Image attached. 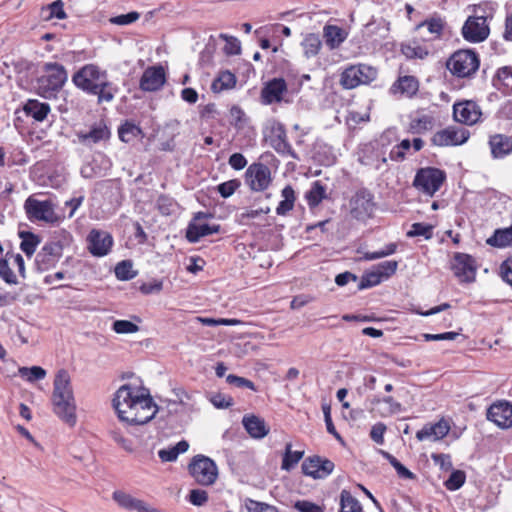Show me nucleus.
I'll return each instance as SVG.
<instances>
[{
    "label": "nucleus",
    "mask_w": 512,
    "mask_h": 512,
    "mask_svg": "<svg viewBox=\"0 0 512 512\" xmlns=\"http://www.w3.org/2000/svg\"><path fill=\"white\" fill-rule=\"evenodd\" d=\"M113 407L118 418L129 425H144L158 412L149 390L131 384H124L116 391Z\"/></svg>",
    "instance_id": "f257e3e1"
},
{
    "label": "nucleus",
    "mask_w": 512,
    "mask_h": 512,
    "mask_svg": "<svg viewBox=\"0 0 512 512\" xmlns=\"http://www.w3.org/2000/svg\"><path fill=\"white\" fill-rule=\"evenodd\" d=\"M74 85L81 90L96 95L98 102H111L117 88L107 79V72L94 64H87L79 69L73 76Z\"/></svg>",
    "instance_id": "f03ea898"
},
{
    "label": "nucleus",
    "mask_w": 512,
    "mask_h": 512,
    "mask_svg": "<svg viewBox=\"0 0 512 512\" xmlns=\"http://www.w3.org/2000/svg\"><path fill=\"white\" fill-rule=\"evenodd\" d=\"M52 403L54 413L69 426L77 421L76 404L69 373L61 369L57 372L53 383Z\"/></svg>",
    "instance_id": "7ed1b4c3"
},
{
    "label": "nucleus",
    "mask_w": 512,
    "mask_h": 512,
    "mask_svg": "<svg viewBox=\"0 0 512 512\" xmlns=\"http://www.w3.org/2000/svg\"><path fill=\"white\" fill-rule=\"evenodd\" d=\"M39 73L35 84L37 94L45 99L56 98L68 79L65 66L58 62H44Z\"/></svg>",
    "instance_id": "20e7f679"
},
{
    "label": "nucleus",
    "mask_w": 512,
    "mask_h": 512,
    "mask_svg": "<svg viewBox=\"0 0 512 512\" xmlns=\"http://www.w3.org/2000/svg\"><path fill=\"white\" fill-rule=\"evenodd\" d=\"M479 65V57L473 50H458L446 63L448 70L459 78L471 77L476 73Z\"/></svg>",
    "instance_id": "39448f33"
},
{
    "label": "nucleus",
    "mask_w": 512,
    "mask_h": 512,
    "mask_svg": "<svg viewBox=\"0 0 512 512\" xmlns=\"http://www.w3.org/2000/svg\"><path fill=\"white\" fill-rule=\"evenodd\" d=\"M446 180L443 170L434 167H425L417 171L413 186L423 194L433 196Z\"/></svg>",
    "instance_id": "423d86ee"
},
{
    "label": "nucleus",
    "mask_w": 512,
    "mask_h": 512,
    "mask_svg": "<svg viewBox=\"0 0 512 512\" xmlns=\"http://www.w3.org/2000/svg\"><path fill=\"white\" fill-rule=\"evenodd\" d=\"M376 68L358 64L347 67L342 73L340 83L345 89H354L359 85L369 84L377 78Z\"/></svg>",
    "instance_id": "0eeeda50"
},
{
    "label": "nucleus",
    "mask_w": 512,
    "mask_h": 512,
    "mask_svg": "<svg viewBox=\"0 0 512 512\" xmlns=\"http://www.w3.org/2000/svg\"><path fill=\"white\" fill-rule=\"evenodd\" d=\"M189 472L197 483L204 486L214 484L218 477L217 465L204 455H197L192 459Z\"/></svg>",
    "instance_id": "6e6552de"
},
{
    "label": "nucleus",
    "mask_w": 512,
    "mask_h": 512,
    "mask_svg": "<svg viewBox=\"0 0 512 512\" xmlns=\"http://www.w3.org/2000/svg\"><path fill=\"white\" fill-rule=\"evenodd\" d=\"M245 180L252 191H264L272 182L271 170L263 163H253L245 172Z\"/></svg>",
    "instance_id": "1a4fd4ad"
},
{
    "label": "nucleus",
    "mask_w": 512,
    "mask_h": 512,
    "mask_svg": "<svg viewBox=\"0 0 512 512\" xmlns=\"http://www.w3.org/2000/svg\"><path fill=\"white\" fill-rule=\"evenodd\" d=\"M351 215L353 218L364 221L374 212V196L366 188L359 189L351 199Z\"/></svg>",
    "instance_id": "9d476101"
},
{
    "label": "nucleus",
    "mask_w": 512,
    "mask_h": 512,
    "mask_svg": "<svg viewBox=\"0 0 512 512\" xmlns=\"http://www.w3.org/2000/svg\"><path fill=\"white\" fill-rule=\"evenodd\" d=\"M63 255V245L60 241H49L37 253L35 264L39 271H47L55 267Z\"/></svg>",
    "instance_id": "9b49d317"
},
{
    "label": "nucleus",
    "mask_w": 512,
    "mask_h": 512,
    "mask_svg": "<svg viewBox=\"0 0 512 512\" xmlns=\"http://www.w3.org/2000/svg\"><path fill=\"white\" fill-rule=\"evenodd\" d=\"M212 214L206 212H197L192 221L188 224L186 230V238L191 243L198 242L202 237L218 233L220 231V225L213 224L209 225L206 223H200V220L211 218Z\"/></svg>",
    "instance_id": "f8f14e48"
},
{
    "label": "nucleus",
    "mask_w": 512,
    "mask_h": 512,
    "mask_svg": "<svg viewBox=\"0 0 512 512\" xmlns=\"http://www.w3.org/2000/svg\"><path fill=\"white\" fill-rule=\"evenodd\" d=\"M482 110L473 100H463L454 103L453 118L456 122L472 126L481 120Z\"/></svg>",
    "instance_id": "ddd939ff"
},
{
    "label": "nucleus",
    "mask_w": 512,
    "mask_h": 512,
    "mask_svg": "<svg viewBox=\"0 0 512 512\" xmlns=\"http://www.w3.org/2000/svg\"><path fill=\"white\" fill-rule=\"evenodd\" d=\"M27 216L30 220L53 222L56 217L51 201H39L32 196L28 197L24 204Z\"/></svg>",
    "instance_id": "4468645a"
},
{
    "label": "nucleus",
    "mask_w": 512,
    "mask_h": 512,
    "mask_svg": "<svg viewBox=\"0 0 512 512\" xmlns=\"http://www.w3.org/2000/svg\"><path fill=\"white\" fill-rule=\"evenodd\" d=\"M469 138V132L464 128L449 126L437 131L431 138L434 146H457L465 143Z\"/></svg>",
    "instance_id": "2eb2a0df"
},
{
    "label": "nucleus",
    "mask_w": 512,
    "mask_h": 512,
    "mask_svg": "<svg viewBox=\"0 0 512 512\" xmlns=\"http://www.w3.org/2000/svg\"><path fill=\"white\" fill-rule=\"evenodd\" d=\"M334 463L320 456L306 458L302 463V472L313 479H324L334 470Z\"/></svg>",
    "instance_id": "dca6fc26"
},
{
    "label": "nucleus",
    "mask_w": 512,
    "mask_h": 512,
    "mask_svg": "<svg viewBox=\"0 0 512 512\" xmlns=\"http://www.w3.org/2000/svg\"><path fill=\"white\" fill-rule=\"evenodd\" d=\"M88 250L96 257L106 256L113 246V237L109 232L92 229L88 236Z\"/></svg>",
    "instance_id": "f3484780"
},
{
    "label": "nucleus",
    "mask_w": 512,
    "mask_h": 512,
    "mask_svg": "<svg viewBox=\"0 0 512 512\" xmlns=\"http://www.w3.org/2000/svg\"><path fill=\"white\" fill-rule=\"evenodd\" d=\"M461 34L470 43H481L489 37L490 27L485 20L479 21L469 16L462 26Z\"/></svg>",
    "instance_id": "a211bd4d"
},
{
    "label": "nucleus",
    "mask_w": 512,
    "mask_h": 512,
    "mask_svg": "<svg viewBox=\"0 0 512 512\" xmlns=\"http://www.w3.org/2000/svg\"><path fill=\"white\" fill-rule=\"evenodd\" d=\"M454 275L461 282H473L476 275L475 260L472 256L465 253H456L452 264Z\"/></svg>",
    "instance_id": "6ab92c4d"
},
{
    "label": "nucleus",
    "mask_w": 512,
    "mask_h": 512,
    "mask_svg": "<svg viewBox=\"0 0 512 512\" xmlns=\"http://www.w3.org/2000/svg\"><path fill=\"white\" fill-rule=\"evenodd\" d=\"M166 82L165 70L161 65L150 66L143 72L139 88L145 92L160 90Z\"/></svg>",
    "instance_id": "aec40b11"
},
{
    "label": "nucleus",
    "mask_w": 512,
    "mask_h": 512,
    "mask_svg": "<svg viewBox=\"0 0 512 512\" xmlns=\"http://www.w3.org/2000/svg\"><path fill=\"white\" fill-rule=\"evenodd\" d=\"M487 419L498 427H512V404L508 401L493 403L487 410Z\"/></svg>",
    "instance_id": "412c9836"
},
{
    "label": "nucleus",
    "mask_w": 512,
    "mask_h": 512,
    "mask_svg": "<svg viewBox=\"0 0 512 512\" xmlns=\"http://www.w3.org/2000/svg\"><path fill=\"white\" fill-rule=\"evenodd\" d=\"M287 92V83L283 78H273L266 82L261 89V101L270 105L283 100V94Z\"/></svg>",
    "instance_id": "4be33fe9"
},
{
    "label": "nucleus",
    "mask_w": 512,
    "mask_h": 512,
    "mask_svg": "<svg viewBox=\"0 0 512 512\" xmlns=\"http://www.w3.org/2000/svg\"><path fill=\"white\" fill-rule=\"evenodd\" d=\"M450 431V425L445 419H440L436 423H427L416 433L419 441L431 440L438 441L443 439Z\"/></svg>",
    "instance_id": "5701e85b"
},
{
    "label": "nucleus",
    "mask_w": 512,
    "mask_h": 512,
    "mask_svg": "<svg viewBox=\"0 0 512 512\" xmlns=\"http://www.w3.org/2000/svg\"><path fill=\"white\" fill-rule=\"evenodd\" d=\"M110 130L103 122L95 124L88 132L77 133L78 140L85 146H91L101 141H107L110 138Z\"/></svg>",
    "instance_id": "b1692460"
},
{
    "label": "nucleus",
    "mask_w": 512,
    "mask_h": 512,
    "mask_svg": "<svg viewBox=\"0 0 512 512\" xmlns=\"http://www.w3.org/2000/svg\"><path fill=\"white\" fill-rule=\"evenodd\" d=\"M272 134L273 136L271 138V146L275 149V151L279 154H287L294 159H297L295 151L287 141V133L284 125L278 123L272 128Z\"/></svg>",
    "instance_id": "393cba45"
},
{
    "label": "nucleus",
    "mask_w": 512,
    "mask_h": 512,
    "mask_svg": "<svg viewBox=\"0 0 512 512\" xmlns=\"http://www.w3.org/2000/svg\"><path fill=\"white\" fill-rule=\"evenodd\" d=\"M419 90V81L416 77L406 75L400 76L390 87L389 92L392 95H403L408 98L413 97Z\"/></svg>",
    "instance_id": "a878e982"
},
{
    "label": "nucleus",
    "mask_w": 512,
    "mask_h": 512,
    "mask_svg": "<svg viewBox=\"0 0 512 512\" xmlns=\"http://www.w3.org/2000/svg\"><path fill=\"white\" fill-rule=\"evenodd\" d=\"M492 157L502 159L512 153V137L505 134H494L489 137Z\"/></svg>",
    "instance_id": "bb28decb"
},
{
    "label": "nucleus",
    "mask_w": 512,
    "mask_h": 512,
    "mask_svg": "<svg viewBox=\"0 0 512 512\" xmlns=\"http://www.w3.org/2000/svg\"><path fill=\"white\" fill-rule=\"evenodd\" d=\"M242 424L247 433L256 439L264 438L269 433V428L266 426L265 421L255 415H245L242 419Z\"/></svg>",
    "instance_id": "cd10ccee"
},
{
    "label": "nucleus",
    "mask_w": 512,
    "mask_h": 512,
    "mask_svg": "<svg viewBox=\"0 0 512 512\" xmlns=\"http://www.w3.org/2000/svg\"><path fill=\"white\" fill-rule=\"evenodd\" d=\"M348 33L337 25H325L323 37L330 50L338 48L347 38Z\"/></svg>",
    "instance_id": "c85d7f7f"
},
{
    "label": "nucleus",
    "mask_w": 512,
    "mask_h": 512,
    "mask_svg": "<svg viewBox=\"0 0 512 512\" xmlns=\"http://www.w3.org/2000/svg\"><path fill=\"white\" fill-rule=\"evenodd\" d=\"M113 499L120 507L130 511L145 512L148 506L143 500L137 499L123 491H115Z\"/></svg>",
    "instance_id": "c756f323"
},
{
    "label": "nucleus",
    "mask_w": 512,
    "mask_h": 512,
    "mask_svg": "<svg viewBox=\"0 0 512 512\" xmlns=\"http://www.w3.org/2000/svg\"><path fill=\"white\" fill-rule=\"evenodd\" d=\"M23 110L27 116L32 117L38 122H42L50 112V105L40 102L37 99H29L23 106Z\"/></svg>",
    "instance_id": "7c9ffc66"
},
{
    "label": "nucleus",
    "mask_w": 512,
    "mask_h": 512,
    "mask_svg": "<svg viewBox=\"0 0 512 512\" xmlns=\"http://www.w3.org/2000/svg\"><path fill=\"white\" fill-rule=\"evenodd\" d=\"M237 82L235 74L225 70L219 72L218 76L213 80L211 84V90L214 93H220L224 90H229L235 87Z\"/></svg>",
    "instance_id": "2f4dec72"
},
{
    "label": "nucleus",
    "mask_w": 512,
    "mask_h": 512,
    "mask_svg": "<svg viewBox=\"0 0 512 512\" xmlns=\"http://www.w3.org/2000/svg\"><path fill=\"white\" fill-rule=\"evenodd\" d=\"M486 243L492 247L504 248L512 245V225L503 229H496Z\"/></svg>",
    "instance_id": "473e14b6"
},
{
    "label": "nucleus",
    "mask_w": 512,
    "mask_h": 512,
    "mask_svg": "<svg viewBox=\"0 0 512 512\" xmlns=\"http://www.w3.org/2000/svg\"><path fill=\"white\" fill-rule=\"evenodd\" d=\"M301 47L306 58L315 57L322 47L320 36L315 33L307 34L301 42Z\"/></svg>",
    "instance_id": "72a5a7b5"
},
{
    "label": "nucleus",
    "mask_w": 512,
    "mask_h": 512,
    "mask_svg": "<svg viewBox=\"0 0 512 512\" xmlns=\"http://www.w3.org/2000/svg\"><path fill=\"white\" fill-rule=\"evenodd\" d=\"M339 504V512H362L360 502L346 489H343L340 493Z\"/></svg>",
    "instance_id": "f704fd0d"
},
{
    "label": "nucleus",
    "mask_w": 512,
    "mask_h": 512,
    "mask_svg": "<svg viewBox=\"0 0 512 512\" xmlns=\"http://www.w3.org/2000/svg\"><path fill=\"white\" fill-rule=\"evenodd\" d=\"M281 195L284 199L278 204L276 213L284 216L293 209L296 197L294 189L290 185H287L282 189Z\"/></svg>",
    "instance_id": "c9c22d12"
},
{
    "label": "nucleus",
    "mask_w": 512,
    "mask_h": 512,
    "mask_svg": "<svg viewBox=\"0 0 512 512\" xmlns=\"http://www.w3.org/2000/svg\"><path fill=\"white\" fill-rule=\"evenodd\" d=\"M19 237L22 239L20 244L21 250L27 257H31L40 243L39 236L29 231H21L19 232Z\"/></svg>",
    "instance_id": "e433bc0d"
},
{
    "label": "nucleus",
    "mask_w": 512,
    "mask_h": 512,
    "mask_svg": "<svg viewBox=\"0 0 512 512\" xmlns=\"http://www.w3.org/2000/svg\"><path fill=\"white\" fill-rule=\"evenodd\" d=\"M434 126V118L431 115L423 114L411 120L409 128L413 134H423Z\"/></svg>",
    "instance_id": "4c0bfd02"
},
{
    "label": "nucleus",
    "mask_w": 512,
    "mask_h": 512,
    "mask_svg": "<svg viewBox=\"0 0 512 512\" xmlns=\"http://www.w3.org/2000/svg\"><path fill=\"white\" fill-rule=\"evenodd\" d=\"M118 135L121 141L130 143L142 135V130L136 124L126 121L119 127Z\"/></svg>",
    "instance_id": "58836bf2"
},
{
    "label": "nucleus",
    "mask_w": 512,
    "mask_h": 512,
    "mask_svg": "<svg viewBox=\"0 0 512 512\" xmlns=\"http://www.w3.org/2000/svg\"><path fill=\"white\" fill-rule=\"evenodd\" d=\"M305 197L309 207L314 208L318 206L324 198H326V189L320 181H315L310 190L307 191Z\"/></svg>",
    "instance_id": "ea45409f"
},
{
    "label": "nucleus",
    "mask_w": 512,
    "mask_h": 512,
    "mask_svg": "<svg viewBox=\"0 0 512 512\" xmlns=\"http://www.w3.org/2000/svg\"><path fill=\"white\" fill-rule=\"evenodd\" d=\"M292 444L287 443L283 455L281 468L290 471L303 457V451H292Z\"/></svg>",
    "instance_id": "a19ab883"
},
{
    "label": "nucleus",
    "mask_w": 512,
    "mask_h": 512,
    "mask_svg": "<svg viewBox=\"0 0 512 512\" xmlns=\"http://www.w3.org/2000/svg\"><path fill=\"white\" fill-rule=\"evenodd\" d=\"M401 51L409 59H424L429 54L428 49L416 41L402 45Z\"/></svg>",
    "instance_id": "79ce46f5"
},
{
    "label": "nucleus",
    "mask_w": 512,
    "mask_h": 512,
    "mask_svg": "<svg viewBox=\"0 0 512 512\" xmlns=\"http://www.w3.org/2000/svg\"><path fill=\"white\" fill-rule=\"evenodd\" d=\"M19 375L25 378L28 382H35L42 380L46 376V371L40 366L20 367L18 370Z\"/></svg>",
    "instance_id": "37998d69"
},
{
    "label": "nucleus",
    "mask_w": 512,
    "mask_h": 512,
    "mask_svg": "<svg viewBox=\"0 0 512 512\" xmlns=\"http://www.w3.org/2000/svg\"><path fill=\"white\" fill-rule=\"evenodd\" d=\"M495 9L491 3H481L474 7L473 15H470L472 18H478L479 21L485 20V23H488V20H491L494 17Z\"/></svg>",
    "instance_id": "c03bdc74"
},
{
    "label": "nucleus",
    "mask_w": 512,
    "mask_h": 512,
    "mask_svg": "<svg viewBox=\"0 0 512 512\" xmlns=\"http://www.w3.org/2000/svg\"><path fill=\"white\" fill-rule=\"evenodd\" d=\"M407 236L409 238L423 236L425 239H430L433 236V226L426 223H413Z\"/></svg>",
    "instance_id": "a18cd8bd"
},
{
    "label": "nucleus",
    "mask_w": 512,
    "mask_h": 512,
    "mask_svg": "<svg viewBox=\"0 0 512 512\" xmlns=\"http://www.w3.org/2000/svg\"><path fill=\"white\" fill-rule=\"evenodd\" d=\"M466 480V474L462 470H454L449 478L444 482L446 489L456 491L460 489Z\"/></svg>",
    "instance_id": "49530a36"
},
{
    "label": "nucleus",
    "mask_w": 512,
    "mask_h": 512,
    "mask_svg": "<svg viewBox=\"0 0 512 512\" xmlns=\"http://www.w3.org/2000/svg\"><path fill=\"white\" fill-rule=\"evenodd\" d=\"M382 281L384 280L382 279L381 274L377 272V270L375 269L373 271L363 274L358 284V289L364 290L367 288H371L380 284Z\"/></svg>",
    "instance_id": "de8ad7c7"
},
{
    "label": "nucleus",
    "mask_w": 512,
    "mask_h": 512,
    "mask_svg": "<svg viewBox=\"0 0 512 512\" xmlns=\"http://www.w3.org/2000/svg\"><path fill=\"white\" fill-rule=\"evenodd\" d=\"M115 275L119 280H130L135 277L132 271V263L129 260L119 262L115 267Z\"/></svg>",
    "instance_id": "09e8293b"
},
{
    "label": "nucleus",
    "mask_w": 512,
    "mask_h": 512,
    "mask_svg": "<svg viewBox=\"0 0 512 512\" xmlns=\"http://www.w3.org/2000/svg\"><path fill=\"white\" fill-rule=\"evenodd\" d=\"M219 37L226 42L223 48L226 55H239L241 53V44L236 37L228 36L226 34H220Z\"/></svg>",
    "instance_id": "8fccbe9b"
},
{
    "label": "nucleus",
    "mask_w": 512,
    "mask_h": 512,
    "mask_svg": "<svg viewBox=\"0 0 512 512\" xmlns=\"http://www.w3.org/2000/svg\"><path fill=\"white\" fill-rule=\"evenodd\" d=\"M112 328L117 334H132L139 331L138 325L129 320H116Z\"/></svg>",
    "instance_id": "3c124183"
},
{
    "label": "nucleus",
    "mask_w": 512,
    "mask_h": 512,
    "mask_svg": "<svg viewBox=\"0 0 512 512\" xmlns=\"http://www.w3.org/2000/svg\"><path fill=\"white\" fill-rule=\"evenodd\" d=\"M397 268H398V262L395 260H387V261L379 263L376 266V270H377V272H379L381 274V277L383 280H386V279L390 278L392 275H394Z\"/></svg>",
    "instance_id": "603ef678"
},
{
    "label": "nucleus",
    "mask_w": 512,
    "mask_h": 512,
    "mask_svg": "<svg viewBox=\"0 0 512 512\" xmlns=\"http://www.w3.org/2000/svg\"><path fill=\"white\" fill-rule=\"evenodd\" d=\"M241 186V182L238 179H232L223 182L217 186V191L223 198H228L234 194V192Z\"/></svg>",
    "instance_id": "864d4df0"
},
{
    "label": "nucleus",
    "mask_w": 512,
    "mask_h": 512,
    "mask_svg": "<svg viewBox=\"0 0 512 512\" xmlns=\"http://www.w3.org/2000/svg\"><path fill=\"white\" fill-rule=\"evenodd\" d=\"M386 458L389 463L394 467L399 477L404 479H414L415 474L407 469L402 463H400L394 456L386 453Z\"/></svg>",
    "instance_id": "5fc2aeb1"
},
{
    "label": "nucleus",
    "mask_w": 512,
    "mask_h": 512,
    "mask_svg": "<svg viewBox=\"0 0 512 512\" xmlns=\"http://www.w3.org/2000/svg\"><path fill=\"white\" fill-rule=\"evenodd\" d=\"M210 402L218 409H226L234 405V399L223 393L213 394L210 397Z\"/></svg>",
    "instance_id": "6e6d98bb"
},
{
    "label": "nucleus",
    "mask_w": 512,
    "mask_h": 512,
    "mask_svg": "<svg viewBox=\"0 0 512 512\" xmlns=\"http://www.w3.org/2000/svg\"><path fill=\"white\" fill-rule=\"evenodd\" d=\"M0 278L10 285H16L18 283L17 277L10 269L7 260L2 258H0Z\"/></svg>",
    "instance_id": "4d7b16f0"
},
{
    "label": "nucleus",
    "mask_w": 512,
    "mask_h": 512,
    "mask_svg": "<svg viewBox=\"0 0 512 512\" xmlns=\"http://www.w3.org/2000/svg\"><path fill=\"white\" fill-rule=\"evenodd\" d=\"M419 27H426L431 34H434L436 37H439L442 33L444 23L441 18H431L425 20L423 23L420 24Z\"/></svg>",
    "instance_id": "13d9d810"
},
{
    "label": "nucleus",
    "mask_w": 512,
    "mask_h": 512,
    "mask_svg": "<svg viewBox=\"0 0 512 512\" xmlns=\"http://www.w3.org/2000/svg\"><path fill=\"white\" fill-rule=\"evenodd\" d=\"M245 506L248 512H277V509L274 506L252 499H247Z\"/></svg>",
    "instance_id": "bf43d9fd"
},
{
    "label": "nucleus",
    "mask_w": 512,
    "mask_h": 512,
    "mask_svg": "<svg viewBox=\"0 0 512 512\" xmlns=\"http://www.w3.org/2000/svg\"><path fill=\"white\" fill-rule=\"evenodd\" d=\"M226 381L230 385H234L239 388H248L250 390L256 391L255 384L249 379H246V378L234 375V374H229L226 377Z\"/></svg>",
    "instance_id": "052dcab7"
},
{
    "label": "nucleus",
    "mask_w": 512,
    "mask_h": 512,
    "mask_svg": "<svg viewBox=\"0 0 512 512\" xmlns=\"http://www.w3.org/2000/svg\"><path fill=\"white\" fill-rule=\"evenodd\" d=\"M496 81L505 87L512 86V66H503L496 72Z\"/></svg>",
    "instance_id": "680f3d73"
},
{
    "label": "nucleus",
    "mask_w": 512,
    "mask_h": 512,
    "mask_svg": "<svg viewBox=\"0 0 512 512\" xmlns=\"http://www.w3.org/2000/svg\"><path fill=\"white\" fill-rule=\"evenodd\" d=\"M139 17H140V14L138 12L132 11L127 14L115 16V17L111 18L110 21L113 24L123 26V25H128V24H131V23L137 21L139 19Z\"/></svg>",
    "instance_id": "e2e57ef3"
},
{
    "label": "nucleus",
    "mask_w": 512,
    "mask_h": 512,
    "mask_svg": "<svg viewBox=\"0 0 512 512\" xmlns=\"http://www.w3.org/2000/svg\"><path fill=\"white\" fill-rule=\"evenodd\" d=\"M189 501L195 506H202L208 501V494L201 489H193L189 494Z\"/></svg>",
    "instance_id": "0e129e2a"
},
{
    "label": "nucleus",
    "mask_w": 512,
    "mask_h": 512,
    "mask_svg": "<svg viewBox=\"0 0 512 512\" xmlns=\"http://www.w3.org/2000/svg\"><path fill=\"white\" fill-rule=\"evenodd\" d=\"M386 431V425L383 423H376L372 426L370 431L371 439L377 444H383L384 433Z\"/></svg>",
    "instance_id": "69168bd1"
},
{
    "label": "nucleus",
    "mask_w": 512,
    "mask_h": 512,
    "mask_svg": "<svg viewBox=\"0 0 512 512\" xmlns=\"http://www.w3.org/2000/svg\"><path fill=\"white\" fill-rule=\"evenodd\" d=\"M294 507L299 512H323L320 506L306 500L297 501Z\"/></svg>",
    "instance_id": "338daca9"
},
{
    "label": "nucleus",
    "mask_w": 512,
    "mask_h": 512,
    "mask_svg": "<svg viewBox=\"0 0 512 512\" xmlns=\"http://www.w3.org/2000/svg\"><path fill=\"white\" fill-rule=\"evenodd\" d=\"M500 269L502 279L512 286V258L505 260Z\"/></svg>",
    "instance_id": "774afa93"
}]
</instances>
